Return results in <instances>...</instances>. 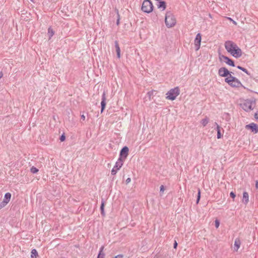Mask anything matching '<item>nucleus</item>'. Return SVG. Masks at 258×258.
I'll list each match as a JSON object with an SVG mask.
<instances>
[{
    "instance_id": "f257e3e1",
    "label": "nucleus",
    "mask_w": 258,
    "mask_h": 258,
    "mask_svg": "<svg viewBox=\"0 0 258 258\" xmlns=\"http://www.w3.org/2000/svg\"><path fill=\"white\" fill-rule=\"evenodd\" d=\"M224 46L227 51L232 56L239 58L241 56L242 52L241 49L234 42L228 40L224 43Z\"/></svg>"
},
{
    "instance_id": "f03ea898",
    "label": "nucleus",
    "mask_w": 258,
    "mask_h": 258,
    "mask_svg": "<svg viewBox=\"0 0 258 258\" xmlns=\"http://www.w3.org/2000/svg\"><path fill=\"white\" fill-rule=\"evenodd\" d=\"M225 82L230 86L233 88H240L242 86L241 82L231 74L225 79Z\"/></svg>"
},
{
    "instance_id": "7ed1b4c3",
    "label": "nucleus",
    "mask_w": 258,
    "mask_h": 258,
    "mask_svg": "<svg viewBox=\"0 0 258 258\" xmlns=\"http://www.w3.org/2000/svg\"><path fill=\"white\" fill-rule=\"evenodd\" d=\"M165 23L168 28H172L175 26L176 20L174 15L170 12H167L165 18Z\"/></svg>"
},
{
    "instance_id": "20e7f679",
    "label": "nucleus",
    "mask_w": 258,
    "mask_h": 258,
    "mask_svg": "<svg viewBox=\"0 0 258 258\" xmlns=\"http://www.w3.org/2000/svg\"><path fill=\"white\" fill-rule=\"evenodd\" d=\"M255 105V102L252 100L246 99L243 100L240 106L245 111H248L252 110Z\"/></svg>"
},
{
    "instance_id": "39448f33",
    "label": "nucleus",
    "mask_w": 258,
    "mask_h": 258,
    "mask_svg": "<svg viewBox=\"0 0 258 258\" xmlns=\"http://www.w3.org/2000/svg\"><path fill=\"white\" fill-rule=\"evenodd\" d=\"M179 88L178 87H175L167 92L166 94V98L168 100H174L179 95Z\"/></svg>"
},
{
    "instance_id": "423d86ee",
    "label": "nucleus",
    "mask_w": 258,
    "mask_h": 258,
    "mask_svg": "<svg viewBox=\"0 0 258 258\" xmlns=\"http://www.w3.org/2000/svg\"><path fill=\"white\" fill-rule=\"evenodd\" d=\"M123 165V160L121 158H119L115 163V166L111 170V174L115 175L117 171Z\"/></svg>"
},
{
    "instance_id": "0eeeda50",
    "label": "nucleus",
    "mask_w": 258,
    "mask_h": 258,
    "mask_svg": "<svg viewBox=\"0 0 258 258\" xmlns=\"http://www.w3.org/2000/svg\"><path fill=\"white\" fill-rule=\"evenodd\" d=\"M218 75L219 76L221 77H224L225 79L229 76L232 72H230L228 71V70L225 67L220 68L218 70Z\"/></svg>"
},
{
    "instance_id": "6e6552de",
    "label": "nucleus",
    "mask_w": 258,
    "mask_h": 258,
    "mask_svg": "<svg viewBox=\"0 0 258 258\" xmlns=\"http://www.w3.org/2000/svg\"><path fill=\"white\" fill-rule=\"evenodd\" d=\"M11 194L10 192H7L5 195L3 201L0 203V209L5 207L9 203L11 199Z\"/></svg>"
},
{
    "instance_id": "1a4fd4ad",
    "label": "nucleus",
    "mask_w": 258,
    "mask_h": 258,
    "mask_svg": "<svg viewBox=\"0 0 258 258\" xmlns=\"http://www.w3.org/2000/svg\"><path fill=\"white\" fill-rule=\"evenodd\" d=\"M219 59L221 61H224L227 64H228L230 66H232V67L235 66L234 61L231 59L229 58L227 56H224L223 55H220L219 56Z\"/></svg>"
},
{
    "instance_id": "9d476101",
    "label": "nucleus",
    "mask_w": 258,
    "mask_h": 258,
    "mask_svg": "<svg viewBox=\"0 0 258 258\" xmlns=\"http://www.w3.org/2000/svg\"><path fill=\"white\" fill-rule=\"evenodd\" d=\"M202 40V36L200 33L197 34L196 37L194 40V44L196 47V50H198L200 48L201 43Z\"/></svg>"
},
{
    "instance_id": "9b49d317",
    "label": "nucleus",
    "mask_w": 258,
    "mask_h": 258,
    "mask_svg": "<svg viewBox=\"0 0 258 258\" xmlns=\"http://www.w3.org/2000/svg\"><path fill=\"white\" fill-rule=\"evenodd\" d=\"M128 149L126 147H124L121 149L120 153V158H121L123 161L127 157V156L128 155Z\"/></svg>"
},
{
    "instance_id": "f8f14e48",
    "label": "nucleus",
    "mask_w": 258,
    "mask_h": 258,
    "mask_svg": "<svg viewBox=\"0 0 258 258\" xmlns=\"http://www.w3.org/2000/svg\"><path fill=\"white\" fill-rule=\"evenodd\" d=\"M246 128L250 129L252 132L256 134L258 132V125L254 123H251L246 126Z\"/></svg>"
},
{
    "instance_id": "ddd939ff",
    "label": "nucleus",
    "mask_w": 258,
    "mask_h": 258,
    "mask_svg": "<svg viewBox=\"0 0 258 258\" xmlns=\"http://www.w3.org/2000/svg\"><path fill=\"white\" fill-rule=\"evenodd\" d=\"M106 96H105V93L104 92L102 96V101L101 102V112H103L104 111L105 106H106Z\"/></svg>"
},
{
    "instance_id": "4468645a",
    "label": "nucleus",
    "mask_w": 258,
    "mask_h": 258,
    "mask_svg": "<svg viewBox=\"0 0 258 258\" xmlns=\"http://www.w3.org/2000/svg\"><path fill=\"white\" fill-rule=\"evenodd\" d=\"M153 5L150 1L146 0V13H150L153 11Z\"/></svg>"
},
{
    "instance_id": "2eb2a0df",
    "label": "nucleus",
    "mask_w": 258,
    "mask_h": 258,
    "mask_svg": "<svg viewBox=\"0 0 258 258\" xmlns=\"http://www.w3.org/2000/svg\"><path fill=\"white\" fill-rule=\"evenodd\" d=\"M242 202L246 205L249 202V196L247 192H244L242 196Z\"/></svg>"
},
{
    "instance_id": "dca6fc26",
    "label": "nucleus",
    "mask_w": 258,
    "mask_h": 258,
    "mask_svg": "<svg viewBox=\"0 0 258 258\" xmlns=\"http://www.w3.org/2000/svg\"><path fill=\"white\" fill-rule=\"evenodd\" d=\"M241 244V241L239 239H236L234 244V249L235 251H237L239 248Z\"/></svg>"
},
{
    "instance_id": "f3484780",
    "label": "nucleus",
    "mask_w": 258,
    "mask_h": 258,
    "mask_svg": "<svg viewBox=\"0 0 258 258\" xmlns=\"http://www.w3.org/2000/svg\"><path fill=\"white\" fill-rule=\"evenodd\" d=\"M115 47L117 53V56L118 58L120 57V49L118 43L116 41L115 43Z\"/></svg>"
},
{
    "instance_id": "a211bd4d",
    "label": "nucleus",
    "mask_w": 258,
    "mask_h": 258,
    "mask_svg": "<svg viewBox=\"0 0 258 258\" xmlns=\"http://www.w3.org/2000/svg\"><path fill=\"white\" fill-rule=\"evenodd\" d=\"M159 4L158 5V8L162 9L163 10H164L166 9V4L165 3L162 1H159Z\"/></svg>"
},
{
    "instance_id": "6ab92c4d",
    "label": "nucleus",
    "mask_w": 258,
    "mask_h": 258,
    "mask_svg": "<svg viewBox=\"0 0 258 258\" xmlns=\"http://www.w3.org/2000/svg\"><path fill=\"white\" fill-rule=\"evenodd\" d=\"M209 122V119L207 117H205L201 120V123L203 126H206Z\"/></svg>"
},
{
    "instance_id": "aec40b11",
    "label": "nucleus",
    "mask_w": 258,
    "mask_h": 258,
    "mask_svg": "<svg viewBox=\"0 0 258 258\" xmlns=\"http://www.w3.org/2000/svg\"><path fill=\"white\" fill-rule=\"evenodd\" d=\"M103 249H104V246H102L100 249L99 253L98 255L97 258H104L105 254L103 252Z\"/></svg>"
},
{
    "instance_id": "412c9836",
    "label": "nucleus",
    "mask_w": 258,
    "mask_h": 258,
    "mask_svg": "<svg viewBox=\"0 0 258 258\" xmlns=\"http://www.w3.org/2000/svg\"><path fill=\"white\" fill-rule=\"evenodd\" d=\"M54 34V32L52 30V28H49L48 29V35L49 37V39H50L51 37L53 36V35Z\"/></svg>"
},
{
    "instance_id": "4be33fe9",
    "label": "nucleus",
    "mask_w": 258,
    "mask_h": 258,
    "mask_svg": "<svg viewBox=\"0 0 258 258\" xmlns=\"http://www.w3.org/2000/svg\"><path fill=\"white\" fill-rule=\"evenodd\" d=\"M37 252L36 249H34L31 251V258H37Z\"/></svg>"
},
{
    "instance_id": "5701e85b",
    "label": "nucleus",
    "mask_w": 258,
    "mask_h": 258,
    "mask_svg": "<svg viewBox=\"0 0 258 258\" xmlns=\"http://www.w3.org/2000/svg\"><path fill=\"white\" fill-rule=\"evenodd\" d=\"M30 171L33 173H36L38 171V169L36 167L32 166L30 169Z\"/></svg>"
},
{
    "instance_id": "b1692460",
    "label": "nucleus",
    "mask_w": 258,
    "mask_h": 258,
    "mask_svg": "<svg viewBox=\"0 0 258 258\" xmlns=\"http://www.w3.org/2000/svg\"><path fill=\"white\" fill-rule=\"evenodd\" d=\"M200 198H201V190H200V189H199L197 200V204L199 203L200 200Z\"/></svg>"
},
{
    "instance_id": "393cba45",
    "label": "nucleus",
    "mask_w": 258,
    "mask_h": 258,
    "mask_svg": "<svg viewBox=\"0 0 258 258\" xmlns=\"http://www.w3.org/2000/svg\"><path fill=\"white\" fill-rule=\"evenodd\" d=\"M237 68L240 69V70H242L243 72H245V73L248 74L247 70L245 69V68H242V67H241L240 66H238Z\"/></svg>"
},
{
    "instance_id": "a878e982",
    "label": "nucleus",
    "mask_w": 258,
    "mask_h": 258,
    "mask_svg": "<svg viewBox=\"0 0 258 258\" xmlns=\"http://www.w3.org/2000/svg\"><path fill=\"white\" fill-rule=\"evenodd\" d=\"M215 227L216 228H218L220 225V222L219 220H216L215 221Z\"/></svg>"
},
{
    "instance_id": "bb28decb",
    "label": "nucleus",
    "mask_w": 258,
    "mask_h": 258,
    "mask_svg": "<svg viewBox=\"0 0 258 258\" xmlns=\"http://www.w3.org/2000/svg\"><path fill=\"white\" fill-rule=\"evenodd\" d=\"M222 137V135L221 134L220 131H218L217 132V138L218 139H221Z\"/></svg>"
},
{
    "instance_id": "cd10ccee",
    "label": "nucleus",
    "mask_w": 258,
    "mask_h": 258,
    "mask_svg": "<svg viewBox=\"0 0 258 258\" xmlns=\"http://www.w3.org/2000/svg\"><path fill=\"white\" fill-rule=\"evenodd\" d=\"M104 203H102V204H101V213L102 214H104Z\"/></svg>"
},
{
    "instance_id": "c85d7f7f",
    "label": "nucleus",
    "mask_w": 258,
    "mask_h": 258,
    "mask_svg": "<svg viewBox=\"0 0 258 258\" xmlns=\"http://www.w3.org/2000/svg\"><path fill=\"white\" fill-rule=\"evenodd\" d=\"M230 197H232L233 199H234L235 197V195L233 192H231L230 194Z\"/></svg>"
},
{
    "instance_id": "c756f323",
    "label": "nucleus",
    "mask_w": 258,
    "mask_h": 258,
    "mask_svg": "<svg viewBox=\"0 0 258 258\" xmlns=\"http://www.w3.org/2000/svg\"><path fill=\"white\" fill-rule=\"evenodd\" d=\"M145 3V1H143V4H142V10L144 12H145V10H144L145 9V7H144V4Z\"/></svg>"
},
{
    "instance_id": "7c9ffc66",
    "label": "nucleus",
    "mask_w": 258,
    "mask_h": 258,
    "mask_svg": "<svg viewBox=\"0 0 258 258\" xmlns=\"http://www.w3.org/2000/svg\"><path fill=\"white\" fill-rule=\"evenodd\" d=\"M131 179L130 178H127L125 180L126 184L129 183L131 182Z\"/></svg>"
},
{
    "instance_id": "2f4dec72",
    "label": "nucleus",
    "mask_w": 258,
    "mask_h": 258,
    "mask_svg": "<svg viewBox=\"0 0 258 258\" xmlns=\"http://www.w3.org/2000/svg\"><path fill=\"white\" fill-rule=\"evenodd\" d=\"M60 140L61 141H64L65 140V136L64 135H62L61 137H60Z\"/></svg>"
},
{
    "instance_id": "473e14b6",
    "label": "nucleus",
    "mask_w": 258,
    "mask_h": 258,
    "mask_svg": "<svg viewBox=\"0 0 258 258\" xmlns=\"http://www.w3.org/2000/svg\"><path fill=\"white\" fill-rule=\"evenodd\" d=\"M113 258H123V255L121 254L117 255L114 257Z\"/></svg>"
},
{
    "instance_id": "72a5a7b5",
    "label": "nucleus",
    "mask_w": 258,
    "mask_h": 258,
    "mask_svg": "<svg viewBox=\"0 0 258 258\" xmlns=\"http://www.w3.org/2000/svg\"><path fill=\"white\" fill-rule=\"evenodd\" d=\"M164 191V187L163 185H161L160 186V191H162V192H163Z\"/></svg>"
},
{
    "instance_id": "f704fd0d",
    "label": "nucleus",
    "mask_w": 258,
    "mask_h": 258,
    "mask_svg": "<svg viewBox=\"0 0 258 258\" xmlns=\"http://www.w3.org/2000/svg\"><path fill=\"white\" fill-rule=\"evenodd\" d=\"M228 19H229V20H230V21H232V22H233V24H234L235 25H236V24H237V23H236L235 21H233L231 18H228Z\"/></svg>"
},
{
    "instance_id": "c9c22d12",
    "label": "nucleus",
    "mask_w": 258,
    "mask_h": 258,
    "mask_svg": "<svg viewBox=\"0 0 258 258\" xmlns=\"http://www.w3.org/2000/svg\"><path fill=\"white\" fill-rule=\"evenodd\" d=\"M255 118L258 120V112L254 114Z\"/></svg>"
},
{
    "instance_id": "e433bc0d",
    "label": "nucleus",
    "mask_w": 258,
    "mask_h": 258,
    "mask_svg": "<svg viewBox=\"0 0 258 258\" xmlns=\"http://www.w3.org/2000/svg\"><path fill=\"white\" fill-rule=\"evenodd\" d=\"M177 246V243L176 241H175L174 243V248H176Z\"/></svg>"
},
{
    "instance_id": "4c0bfd02",
    "label": "nucleus",
    "mask_w": 258,
    "mask_h": 258,
    "mask_svg": "<svg viewBox=\"0 0 258 258\" xmlns=\"http://www.w3.org/2000/svg\"><path fill=\"white\" fill-rule=\"evenodd\" d=\"M217 131H220V126H219L218 124H217Z\"/></svg>"
},
{
    "instance_id": "58836bf2",
    "label": "nucleus",
    "mask_w": 258,
    "mask_h": 258,
    "mask_svg": "<svg viewBox=\"0 0 258 258\" xmlns=\"http://www.w3.org/2000/svg\"><path fill=\"white\" fill-rule=\"evenodd\" d=\"M81 118L84 120L85 119V116L84 114L81 115Z\"/></svg>"
},
{
    "instance_id": "ea45409f",
    "label": "nucleus",
    "mask_w": 258,
    "mask_h": 258,
    "mask_svg": "<svg viewBox=\"0 0 258 258\" xmlns=\"http://www.w3.org/2000/svg\"><path fill=\"white\" fill-rule=\"evenodd\" d=\"M255 187L258 188V181H256L255 183Z\"/></svg>"
},
{
    "instance_id": "a19ab883",
    "label": "nucleus",
    "mask_w": 258,
    "mask_h": 258,
    "mask_svg": "<svg viewBox=\"0 0 258 258\" xmlns=\"http://www.w3.org/2000/svg\"><path fill=\"white\" fill-rule=\"evenodd\" d=\"M3 76V74L2 72H0V79L2 78Z\"/></svg>"
},
{
    "instance_id": "79ce46f5",
    "label": "nucleus",
    "mask_w": 258,
    "mask_h": 258,
    "mask_svg": "<svg viewBox=\"0 0 258 258\" xmlns=\"http://www.w3.org/2000/svg\"><path fill=\"white\" fill-rule=\"evenodd\" d=\"M119 18H118V20H117V22H116V24H117V25H118V24H119Z\"/></svg>"
},
{
    "instance_id": "37998d69",
    "label": "nucleus",
    "mask_w": 258,
    "mask_h": 258,
    "mask_svg": "<svg viewBox=\"0 0 258 258\" xmlns=\"http://www.w3.org/2000/svg\"><path fill=\"white\" fill-rule=\"evenodd\" d=\"M31 1H32V0H30Z\"/></svg>"
}]
</instances>
